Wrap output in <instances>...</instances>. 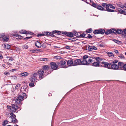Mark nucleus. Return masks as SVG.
I'll return each instance as SVG.
<instances>
[{
    "instance_id": "69168bd1",
    "label": "nucleus",
    "mask_w": 126,
    "mask_h": 126,
    "mask_svg": "<svg viewBox=\"0 0 126 126\" xmlns=\"http://www.w3.org/2000/svg\"><path fill=\"white\" fill-rule=\"evenodd\" d=\"M4 74L5 75H9L10 73L8 72H5L4 73Z\"/></svg>"
},
{
    "instance_id": "49530a36",
    "label": "nucleus",
    "mask_w": 126,
    "mask_h": 126,
    "mask_svg": "<svg viewBox=\"0 0 126 126\" xmlns=\"http://www.w3.org/2000/svg\"><path fill=\"white\" fill-rule=\"evenodd\" d=\"M92 37L93 36H91L90 34H88L87 36L85 37V38L90 39L91 38H92Z\"/></svg>"
},
{
    "instance_id": "6e6552de",
    "label": "nucleus",
    "mask_w": 126,
    "mask_h": 126,
    "mask_svg": "<svg viewBox=\"0 0 126 126\" xmlns=\"http://www.w3.org/2000/svg\"><path fill=\"white\" fill-rule=\"evenodd\" d=\"M110 69H112L115 70L119 69H120V66L118 64V65L116 64H112L111 63L110 66Z\"/></svg>"
},
{
    "instance_id": "20e7f679",
    "label": "nucleus",
    "mask_w": 126,
    "mask_h": 126,
    "mask_svg": "<svg viewBox=\"0 0 126 126\" xmlns=\"http://www.w3.org/2000/svg\"><path fill=\"white\" fill-rule=\"evenodd\" d=\"M38 76L37 73H35L30 79V81L32 82H35L37 80V77Z\"/></svg>"
},
{
    "instance_id": "a19ab883",
    "label": "nucleus",
    "mask_w": 126,
    "mask_h": 126,
    "mask_svg": "<svg viewBox=\"0 0 126 126\" xmlns=\"http://www.w3.org/2000/svg\"><path fill=\"white\" fill-rule=\"evenodd\" d=\"M119 57L122 59H124L125 58L123 54H120L119 55Z\"/></svg>"
},
{
    "instance_id": "393cba45",
    "label": "nucleus",
    "mask_w": 126,
    "mask_h": 126,
    "mask_svg": "<svg viewBox=\"0 0 126 126\" xmlns=\"http://www.w3.org/2000/svg\"><path fill=\"white\" fill-rule=\"evenodd\" d=\"M12 107L16 111V110L18 108V106L16 104H13L12 105Z\"/></svg>"
},
{
    "instance_id": "603ef678",
    "label": "nucleus",
    "mask_w": 126,
    "mask_h": 126,
    "mask_svg": "<svg viewBox=\"0 0 126 126\" xmlns=\"http://www.w3.org/2000/svg\"><path fill=\"white\" fill-rule=\"evenodd\" d=\"M4 40L5 41H8L9 40V38L8 37H5L3 38Z\"/></svg>"
},
{
    "instance_id": "774afa93",
    "label": "nucleus",
    "mask_w": 126,
    "mask_h": 126,
    "mask_svg": "<svg viewBox=\"0 0 126 126\" xmlns=\"http://www.w3.org/2000/svg\"><path fill=\"white\" fill-rule=\"evenodd\" d=\"M47 35H50L51 34V32H47Z\"/></svg>"
},
{
    "instance_id": "4468645a",
    "label": "nucleus",
    "mask_w": 126,
    "mask_h": 126,
    "mask_svg": "<svg viewBox=\"0 0 126 126\" xmlns=\"http://www.w3.org/2000/svg\"><path fill=\"white\" fill-rule=\"evenodd\" d=\"M74 60L72 59L68 60L67 62L68 65L69 66H74Z\"/></svg>"
},
{
    "instance_id": "473e14b6",
    "label": "nucleus",
    "mask_w": 126,
    "mask_h": 126,
    "mask_svg": "<svg viewBox=\"0 0 126 126\" xmlns=\"http://www.w3.org/2000/svg\"><path fill=\"white\" fill-rule=\"evenodd\" d=\"M28 73L27 72H24L21 73V75L25 77L28 75Z\"/></svg>"
},
{
    "instance_id": "79ce46f5",
    "label": "nucleus",
    "mask_w": 126,
    "mask_h": 126,
    "mask_svg": "<svg viewBox=\"0 0 126 126\" xmlns=\"http://www.w3.org/2000/svg\"><path fill=\"white\" fill-rule=\"evenodd\" d=\"M88 55H85L83 56V59L84 60H87V59H88Z\"/></svg>"
},
{
    "instance_id": "2f4dec72",
    "label": "nucleus",
    "mask_w": 126,
    "mask_h": 126,
    "mask_svg": "<svg viewBox=\"0 0 126 126\" xmlns=\"http://www.w3.org/2000/svg\"><path fill=\"white\" fill-rule=\"evenodd\" d=\"M99 30L100 34H103L105 32V30L103 29H100Z\"/></svg>"
},
{
    "instance_id": "412c9836",
    "label": "nucleus",
    "mask_w": 126,
    "mask_h": 126,
    "mask_svg": "<svg viewBox=\"0 0 126 126\" xmlns=\"http://www.w3.org/2000/svg\"><path fill=\"white\" fill-rule=\"evenodd\" d=\"M87 64H88L87 60L83 59L81 60V65H87Z\"/></svg>"
},
{
    "instance_id": "09e8293b",
    "label": "nucleus",
    "mask_w": 126,
    "mask_h": 126,
    "mask_svg": "<svg viewBox=\"0 0 126 126\" xmlns=\"http://www.w3.org/2000/svg\"><path fill=\"white\" fill-rule=\"evenodd\" d=\"M23 48L25 49H27L28 48V46L26 45H25L23 46Z\"/></svg>"
},
{
    "instance_id": "39448f33",
    "label": "nucleus",
    "mask_w": 126,
    "mask_h": 126,
    "mask_svg": "<svg viewBox=\"0 0 126 126\" xmlns=\"http://www.w3.org/2000/svg\"><path fill=\"white\" fill-rule=\"evenodd\" d=\"M118 64L120 66V69H119L126 71V63L124 64L123 62H119Z\"/></svg>"
},
{
    "instance_id": "7ed1b4c3",
    "label": "nucleus",
    "mask_w": 126,
    "mask_h": 126,
    "mask_svg": "<svg viewBox=\"0 0 126 126\" xmlns=\"http://www.w3.org/2000/svg\"><path fill=\"white\" fill-rule=\"evenodd\" d=\"M11 116L7 119L9 123L12 122L14 123L17 122V120L16 119V116L13 113H10Z\"/></svg>"
},
{
    "instance_id": "bf43d9fd",
    "label": "nucleus",
    "mask_w": 126,
    "mask_h": 126,
    "mask_svg": "<svg viewBox=\"0 0 126 126\" xmlns=\"http://www.w3.org/2000/svg\"><path fill=\"white\" fill-rule=\"evenodd\" d=\"M61 32L60 31H57V32L56 33H57V34L60 35Z\"/></svg>"
},
{
    "instance_id": "e433bc0d",
    "label": "nucleus",
    "mask_w": 126,
    "mask_h": 126,
    "mask_svg": "<svg viewBox=\"0 0 126 126\" xmlns=\"http://www.w3.org/2000/svg\"><path fill=\"white\" fill-rule=\"evenodd\" d=\"M27 32H27L25 30H22L20 31H19V32L20 33L25 34H26L27 33Z\"/></svg>"
},
{
    "instance_id": "a211bd4d",
    "label": "nucleus",
    "mask_w": 126,
    "mask_h": 126,
    "mask_svg": "<svg viewBox=\"0 0 126 126\" xmlns=\"http://www.w3.org/2000/svg\"><path fill=\"white\" fill-rule=\"evenodd\" d=\"M114 29H111L110 30H109L106 31L105 32V33L106 34H109L111 33H114Z\"/></svg>"
},
{
    "instance_id": "4d7b16f0",
    "label": "nucleus",
    "mask_w": 126,
    "mask_h": 126,
    "mask_svg": "<svg viewBox=\"0 0 126 126\" xmlns=\"http://www.w3.org/2000/svg\"><path fill=\"white\" fill-rule=\"evenodd\" d=\"M67 32H61L63 34H65V35L66 36L67 34Z\"/></svg>"
},
{
    "instance_id": "6e6d98bb",
    "label": "nucleus",
    "mask_w": 126,
    "mask_h": 126,
    "mask_svg": "<svg viewBox=\"0 0 126 126\" xmlns=\"http://www.w3.org/2000/svg\"><path fill=\"white\" fill-rule=\"evenodd\" d=\"M32 37V36H30V37H25V38L24 39V40H28V39H29L30 38H31Z\"/></svg>"
},
{
    "instance_id": "1a4fd4ad",
    "label": "nucleus",
    "mask_w": 126,
    "mask_h": 126,
    "mask_svg": "<svg viewBox=\"0 0 126 126\" xmlns=\"http://www.w3.org/2000/svg\"><path fill=\"white\" fill-rule=\"evenodd\" d=\"M109 7H110V8L113 9H115V7L112 5L111 4H109L108 8H107V11L111 12H114L115 11L114 10H111L109 8Z\"/></svg>"
},
{
    "instance_id": "3c124183",
    "label": "nucleus",
    "mask_w": 126,
    "mask_h": 126,
    "mask_svg": "<svg viewBox=\"0 0 126 126\" xmlns=\"http://www.w3.org/2000/svg\"><path fill=\"white\" fill-rule=\"evenodd\" d=\"M13 36L18 37H21L20 35L18 34H14L13 35Z\"/></svg>"
},
{
    "instance_id": "72a5a7b5",
    "label": "nucleus",
    "mask_w": 126,
    "mask_h": 126,
    "mask_svg": "<svg viewBox=\"0 0 126 126\" xmlns=\"http://www.w3.org/2000/svg\"><path fill=\"white\" fill-rule=\"evenodd\" d=\"M10 46L7 44H5L4 45V47L7 49H9L10 47Z\"/></svg>"
},
{
    "instance_id": "f3484780",
    "label": "nucleus",
    "mask_w": 126,
    "mask_h": 126,
    "mask_svg": "<svg viewBox=\"0 0 126 126\" xmlns=\"http://www.w3.org/2000/svg\"><path fill=\"white\" fill-rule=\"evenodd\" d=\"M86 35L84 33L81 34L79 33H78L77 32L76 35V36L77 37H82L83 38H85V37H86Z\"/></svg>"
},
{
    "instance_id": "c9c22d12",
    "label": "nucleus",
    "mask_w": 126,
    "mask_h": 126,
    "mask_svg": "<svg viewBox=\"0 0 126 126\" xmlns=\"http://www.w3.org/2000/svg\"><path fill=\"white\" fill-rule=\"evenodd\" d=\"M86 31L87 33H90L92 32V30L91 28H90L89 29H87Z\"/></svg>"
},
{
    "instance_id": "a878e982",
    "label": "nucleus",
    "mask_w": 126,
    "mask_h": 126,
    "mask_svg": "<svg viewBox=\"0 0 126 126\" xmlns=\"http://www.w3.org/2000/svg\"><path fill=\"white\" fill-rule=\"evenodd\" d=\"M97 8L101 10L106 11V10L104 9L103 7L101 6H99L98 5Z\"/></svg>"
},
{
    "instance_id": "4c0bfd02",
    "label": "nucleus",
    "mask_w": 126,
    "mask_h": 126,
    "mask_svg": "<svg viewBox=\"0 0 126 126\" xmlns=\"http://www.w3.org/2000/svg\"><path fill=\"white\" fill-rule=\"evenodd\" d=\"M98 5L97 4H96L94 2H93L92 3L91 5L96 8H97Z\"/></svg>"
},
{
    "instance_id": "8fccbe9b",
    "label": "nucleus",
    "mask_w": 126,
    "mask_h": 126,
    "mask_svg": "<svg viewBox=\"0 0 126 126\" xmlns=\"http://www.w3.org/2000/svg\"><path fill=\"white\" fill-rule=\"evenodd\" d=\"M30 51L32 53H35L36 51V50L34 49H31L30 50Z\"/></svg>"
},
{
    "instance_id": "37998d69",
    "label": "nucleus",
    "mask_w": 126,
    "mask_h": 126,
    "mask_svg": "<svg viewBox=\"0 0 126 126\" xmlns=\"http://www.w3.org/2000/svg\"><path fill=\"white\" fill-rule=\"evenodd\" d=\"M12 79L13 80H16L17 79V77L15 76H14L11 77Z\"/></svg>"
},
{
    "instance_id": "052dcab7",
    "label": "nucleus",
    "mask_w": 126,
    "mask_h": 126,
    "mask_svg": "<svg viewBox=\"0 0 126 126\" xmlns=\"http://www.w3.org/2000/svg\"><path fill=\"white\" fill-rule=\"evenodd\" d=\"M14 60V59L13 58V57H9V60L10 61H13Z\"/></svg>"
},
{
    "instance_id": "ddd939ff",
    "label": "nucleus",
    "mask_w": 126,
    "mask_h": 126,
    "mask_svg": "<svg viewBox=\"0 0 126 126\" xmlns=\"http://www.w3.org/2000/svg\"><path fill=\"white\" fill-rule=\"evenodd\" d=\"M44 73V72L42 69H40L38 71V74L39 76V79L42 78V76L43 75Z\"/></svg>"
},
{
    "instance_id": "f704fd0d",
    "label": "nucleus",
    "mask_w": 126,
    "mask_h": 126,
    "mask_svg": "<svg viewBox=\"0 0 126 126\" xmlns=\"http://www.w3.org/2000/svg\"><path fill=\"white\" fill-rule=\"evenodd\" d=\"M99 29V30H95L93 32L94 34H100Z\"/></svg>"
},
{
    "instance_id": "f8f14e48",
    "label": "nucleus",
    "mask_w": 126,
    "mask_h": 126,
    "mask_svg": "<svg viewBox=\"0 0 126 126\" xmlns=\"http://www.w3.org/2000/svg\"><path fill=\"white\" fill-rule=\"evenodd\" d=\"M60 66L63 68H66V62L63 60H61L60 62H58Z\"/></svg>"
},
{
    "instance_id": "6ab92c4d",
    "label": "nucleus",
    "mask_w": 126,
    "mask_h": 126,
    "mask_svg": "<svg viewBox=\"0 0 126 126\" xmlns=\"http://www.w3.org/2000/svg\"><path fill=\"white\" fill-rule=\"evenodd\" d=\"M7 108L8 109L10 110L11 113H13L16 112V110L11 106L8 105L7 106Z\"/></svg>"
},
{
    "instance_id": "423d86ee",
    "label": "nucleus",
    "mask_w": 126,
    "mask_h": 126,
    "mask_svg": "<svg viewBox=\"0 0 126 126\" xmlns=\"http://www.w3.org/2000/svg\"><path fill=\"white\" fill-rule=\"evenodd\" d=\"M50 64L51 68L53 70H55L58 69V63H56L54 62H52L50 63Z\"/></svg>"
},
{
    "instance_id": "a18cd8bd",
    "label": "nucleus",
    "mask_w": 126,
    "mask_h": 126,
    "mask_svg": "<svg viewBox=\"0 0 126 126\" xmlns=\"http://www.w3.org/2000/svg\"><path fill=\"white\" fill-rule=\"evenodd\" d=\"M71 47L70 46L66 45L64 47V48L68 49H69L70 50L71 49Z\"/></svg>"
},
{
    "instance_id": "13d9d810",
    "label": "nucleus",
    "mask_w": 126,
    "mask_h": 126,
    "mask_svg": "<svg viewBox=\"0 0 126 126\" xmlns=\"http://www.w3.org/2000/svg\"><path fill=\"white\" fill-rule=\"evenodd\" d=\"M114 51L116 54H118L119 53L118 51L117 50L114 49Z\"/></svg>"
},
{
    "instance_id": "9b49d317",
    "label": "nucleus",
    "mask_w": 126,
    "mask_h": 126,
    "mask_svg": "<svg viewBox=\"0 0 126 126\" xmlns=\"http://www.w3.org/2000/svg\"><path fill=\"white\" fill-rule=\"evenodd\" d=\"M74 66L81 65V60L80 59H76L74 60Z\"/></svg>"
},
{
    "instance_id": "c03bdc74",
    "label": "nucleus",
    "mask_w": 126,
    "mask_h": 126,
    "mask_svg": "<svg viewBox=\"0 0 126 126\" xmlns=\"http://www.w3.org/2000/svg\"><path fill=\"white\" fill-rule=\"evenodd\" d=\"M29 84V86L31 87H33L34 86V83L35 82H32Z\"/></svg>"
},
{
    "instance_id": "0eeeda50",
    "label": "nucleus",
    "mask_w": 126,
    "mask_h": 126,
    "mask_svg": "<svg viewBox=\"0 0 126 126\" xmlns=\"http://www.w3.org/2000/svg\"><path fill=\"white\" fill-rule=\"evenodd\" d=\"M27 86L26 85H24L23 86L21 87L20 89L21 92L20 93V94L22 95L23 93L28 92V89H27Z\"/></svg>"
},
{
    "instance_id": "2eb2a0df",
    "label": "nucleus",
    "mask_w": 126,
    "mask_h": 126,
    "mask_svg": "<svg viewBox=\"0 0 126 126\" xmlns=\"http://www.w3.org/2000/svg\"><path fill=\"white\" fill-rule=\"evenodd\" d=\"M113 29L114 30V33L116 34V33H117L118 34H121L123 32V31L120 29H117V30L114 29Z\"/></svg>"
},
{
    "instance_id": "7c9ffc66",
    "label": "nucleus",
    "mask_w": 126,
    "mask_h": 126,
    "mask_svg": "<svg viewBox=\"0 0 126 126\" xmlns=\"http://www.w3.org/2000/svg\"><path fill=\"white\" fill-rule=\"evenodd\" d=\"M40 60L41 61H48V59L47 58H41L40 59Z\"/></svg>"
},
{
    "instance_id": "5fc2aeb1",
    "label": "nucleus",
    "mask_w": 126,
    "mask_h": 126,
    "mask_svg": "<svg viewBox=\"0 0 126 126\" xmlns=\"http://www.w3.org/2000/svg\"><path fill=\"white\" fill-rule=\"evenodd\" d=\"M21 85L20 84H17L16 86V88L17 89Z\"/></svg>"
},
{
    "instance_id": "aec40b11",
    "label": "nucleus",
    "mask_w": 126,
    "mask_h": 126,
    "mask_svg": "<svg viewBox=\"0 0 126 126\" xmlns=\"http://www.w3.org/2000/svg\"><path fill=\"white\" fill-rule=\"evenodd\" d=\"M41 43L39 41H36L35 42V45L38 48H41Z\"/></svg>"
},
{
    "instance_id": "338daca9",
    "label": "nucleus",
    "mask_w": 126,
    "mask_h": 126,
    "mask_svg": "<svg viewBox=\"0 0 126 126\" xmlns=\"http://www.w3.org/2000/svg\"><path fill=\"white\" fill-rule=\"evenodd\" d=\"M123 32L124 33L126 34V29H124L123 30Z\"/></svg>"
},
{
    "instance_id": "5701e85b",
    "label": "nucleus",
    "mask_w": 126,
    "mask_h": 126,
    "mask_svg": "<svg viewBox=\"0 0 126 126\" xmlns=\"http://www.w3.org/2000/svg\"><path fill=\"white\" fill-rule=\"evenodd\" d=\"M126 10H123L120 8H118V11L120 13L125 15V12H126Z\"/></svg>"
},
{
    "instance_id": "58836bf2",
    "label": "nucleus",
    "mask_w": 126,
    "mask_h": 126,
    "mask_svg": "<svg viewBox=\"0 0 126 126\" xmlns=\"http://www.w3.org/2000/svg\"><path fill=\"white\" fill-rule=\"evenodd\" d=\"M46 47V44L45 43H43L42 44H41V47H42L43 48H45Z\"/></svg>"
},
{
    "instance_id": "e2e57ef3",
    "label": "nucleus",
    "mask_w": 126,
    "mask_h": 126,
    "mask_svg": "<svg viewBox=\"0 0 126 126\" xmlns=\"http://www.w3.org/2000/svg\"><path fill=\"white\" fill-rule=\"evenodd\" d=\"M57 32V31L56 30H55L54 31H53L51 32V33L52 34H54L56 33Z\"/></svg>"
},
{
    "instance_id": "c85d7f7f",
    "label": "nucleus",
    "mask_w": 126,
    "mask_h": 126,
    "mask_svg": "<svg viewBox=\"0 0 126 126\" xmlns=\"http://www.w3.org/2000/svg\"><path fill=\"white\" fill-rule=\"evenodd\" d=\"M9 123L8 121L7 120H5L2 123V125L3 126L6 125L7 124Z\"/></svg>"
},
{
    "instance_id": "c756f323",
    "label": "nucleus",
    "mask_w": 126,
    "mask_h": 126,
    "mask_svg": "<svg viewBox=\"0 0 126 126\" xmlns=\"http://www.w3.org/2000/svg\"><path fill=\"white\" fill-rule=\"evenodd\" d=\"M108 4L105 3H102V5L104 7H106V11H107V8H108Z\"/></svg>"
},
{
    "instance_id": "f257e3e1",
    "label": "nucleus",
    "mask_w": 126,
    "mask_h": 126,
    "mask_svg": "<svg viewBox=\"0 0 126 126\" xmlns=\"http://www.w3.org/2000/svg\"><path fill=\"white\" fill-rule=\"evenodd\" d=\"M27 97L26 93H24L21 95V94L18 95L17 98H15L14 100H15L16 103L18 104L22 103V101L24 99L26 98Z\"/></svg>"
},
{
    "instance_id": "dca6fc26",
    "label": "nucleus",
    "mask_w": 126,
    "mask_h": 126,
    "mask_svg": "<svg viewBox=\"0 0 126 126\" xmlns=\"http://www.w3.org/2000/svg\"><path fill=\"white\" fill-rule=\"evenodd\" d=\"M76 34L77 32H75L73 33L70 32H67L66 36L70 37H72L74 35H76Z\"/></svg>"
},
{
    "instance_id": "b1692460",
    "label": "nucleus",
    "mask_w": 126,
    "mask_h": 126,
    "mask_svg": "<svg viewBox=\"0 0 126 126\" xmlns=\"http://www.w3.org/2000/svg\"><path fill=\"white\" fill-rule=\"evenodd\" d=\"M107 53L108 54V55L111 58H112L114 57V55L112 52H107Z\"/></svg>"
},
{
    "instance_id": "f03ea898",
    "label": "nucleus",
    "mask_w": 126,
    "mask_h": 126,
    "mask_svg": "<svg viewBox=\"0 0 126 126\" xmlns=\"http://www.w3.org/2000/svg\"><path fill=\"white\" fill-rule=\"evenodd\" d=\"M95 58L97 61L96 62H94L92 63L91 65L95 67H98L99 66V64L101 63L100 62L103 60V59L101 57H98L95 58Z\"/></svg>"
},
{
    "instance_id": "0e129e2a",
    "label": "nucleus",
    "mask_w": 126,
    "mask_h": 126,
    "mask_svg": "<svg viewBox=\"0 0 126 126\" xmlns=\"http://www.w3.org/2000/svg\"><path fill=\"white\" fill-rule=\"evenodd\" d=\"M93 50L94 49V50H96L97 49V48L96 47H95L94 46H93Z\"/></svg>"
},
{
    "instance_id": "bb28decb",
    "label": "nucleus",
    "mask_w": 126,
    "mask_h": 126,
    "mask_svg": "<svg viewBox=\"0 0 126 126\" xmlns=\"http://www.w3.org/2000/svg\"><path fill=\"white\" fill-rule=\"evenodd\" d=\"M117 5L118 6L122 8L123 9L124 8V5H123L122 3L121 2L118 3L117 4Z\"/></svg>"
},
{
    "instance_id": "864d4df0",
    "label": "nucleus",
    "mask_w": 126,
    "mask_h": 126,
    "mask_svg": "<svg viewBox=\"0 0 126 126\" xmlns=\"http://www.w3.org/2000/svg\"><path fill=\"white\" fill-rule=\"evenodd\" d=\"M5 35L4 33L1 34H0V38H1L4 37Z\"/></svg>"
},
{
    "instance_id": "9d476101",
    "label": "nucleus",
    "mask_w": 126,
    "mask_h": 126,
    "mask_svg": "<svg viewBox=\"0 0 126 126\" xmlns=\"http://www.w3.org/2000/svg\"><path fill=\"white\" fill-rule=\"evenodd\" d=\"M101 63L102 64L104 65V67L110 69L111 63H109L105 62H102Z\"/></svg>"
},
{
    "instance_id": "cd10ccee",
    "label": "nucleus",
    "mask_w": 126,
    "mask_h": 126,
    "mask_svg": "<svg viewBox=\"0 0 126 126\" xmlns=\"http://www.w3.org/2000/svg\"><path fill=\"white\" fill-rule=\"evenodd\" d=\"M49 68L48 65H44L43 66V69L44 70H48Z\"/></svg>"
},
{
    "instance_id": "4be33fe9",
    "label": "nucleus",
    "mask_w": 126,
    "mask_h": 126,
    "mask_svg": "<svg viewBox=\"0 0 126 126\" xmlns=\"http://www.w3.org/2000/svg\"><path fill=\"white\" fill-rule=\"evenodd\" d=\"M87 61L88 64H87V65H91L93 62L94 61L91 58H88Z\"/></svg>"
},
{
    "instance_id": "ea45409f",
    "label": "nucleus",
    "mask_w": 126,
    "mask_h": 126,
    "mask_svg": "<svg viewBox=\"0 0 126 126\" xmlns=\"http://www.w3.org/2000/svg\"><path fill=\"white\" fill-rule=\"evenodd\" d=\"M93 46H88V50L89 51L92 50H93Z\"/></svg>"
},
{
    "instance_id": "680f3d73",
    "label": "nucleus",
    "mask_w": 126,
    "mask_h": 126,
    "mask_svg": "<svg viewBox=\"0 0 126 126\" xmlns=\"http://www.w3.org/2000/svg\"><path fill=\"white\" fill-rule=\"evenodd\" d=\"M118 62V61L117 60H114V61H113V63H117V62Z\"/></svg>"
},
{
    "instance_id": "de8ad7c7",
    "label": "nucleus",
    "mask_w": 126,
    "mask_h": 126,
    "mask_svg": "<svg viewBox=\"0 0 126 126\" xmlns=\"http://www.w3.org/2000/svg\"><path fill=\"white\" fill-rule=\"evenodd\" d=\"M112 40L115 42L117 44H119L120 42L119 41L116 40L115 39H113Z\"/></svg>"
}]
</instances>
